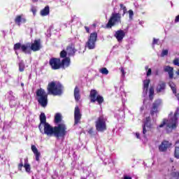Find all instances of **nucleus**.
Returning <instances> with one entry per match:
<instances>
[{
  "mask_svg": "<svg viewBox=\"0 0 179 179\" xmlns=\"http://www.w3.org/2000/svg\"><path fill=\"white\" fill-rule=\"evenodd\" d=\"M159 43V39H156V38H153V42H152V44L155 45V44H158Z\"/></svg>",
  "mask_w": 179,
  "mask_h": 179,
  "instance_id": "obj_43",
  "label": "nucleus"
},
{
  "mask_svg": "<svg viewBox=\"0 0 179 179\" xmlns=\"http://www.w3.org/2000/svg\"><path fill=\"white\" fill-rule=\"evenodd\" d=\"M48 94H52V96H61L64 90V86L62 83L52 81L49 83L47 87Z\"/></svg>",
  "mask_w": 179,
  "mask_h": 179,
  "instance_id": "obj_4",
  "label": "nucleus"
},
{
  "mask_svg": "<svg viewBox=\"0 0 179 179\" xmlns=\"http://www.w3.org/2000/svg\"><path fill=\"white\" fill-rule=\"evenodd\" d=\"M49 65L53 71L65 69L71 65V58L62 59L52 57L49 60Z\"/></svg>",
  "mask_w": 179,
  "mask_h": 179,
  "instance_id": "obj_2",
  "label": "nucleus"
},
{
  "mask_svg": "<svg viewBox=\"0 0 179 179\" xmlns=\"http://www.w3.org/2000/svg\"><path fill=\"white\" fill-rule=\"evenodd\" d=\"M74 99L76 101L80 100V90L78 86H76L74 88Z\"/></svg>",
  "mask_w": 179,
  "mask_h": 179,
  "instance_id": "obj_22",
  "label": "nucleus"
},
{
  "mask_svg": "<svg viewBox=\"0 0 179 179\" xmlns=\"http://www.w3.org/2000/svg\"><path fill=\"white\" fill-rule=\"evenodd\" d=\"M41 16H48L50 15V6H46L40 12Z\"/></svg>",
  "mask_w": 179,
  "mask_h": 179,
  "instance_id": "obj_26",
  "label": "nucleus"
},
{
  "mask_svg": "<svg viewBox=\"0 0 179 179\" xmlns=\"http://www.w3.org/2000/svg\"><path fill=\"white\" fill-rule=\"evenodd\" d=\"M161 106H162V100L156 99L152 103V107L151 108V110H150L151 115H155V114H156V113L158 112L157 110Z\"/></svg>",
  "mask_w": 179,
  "mask_h": 179,
  "instance_id": "obj_15",
  "label": "nucleus"
},
{
  "mask_svg": "<svg viewBox=\"0 0 179 179\" xmlns=\"http://www.w3.org/2000/svg\"><path fill=\"white\" fill-rule=\"evenodd\" d=\"M96 41H97V32L90 34L88 41L86 42V47L88 50H94L96 48Z\"/></svg>",
  "mask_w": 179,
  "mask_h": 179,
  "instance_id": "obj_9",
  "label": "nucleus"
},
{
  "mask_svg": "<svg viewBox=\"0 0 179 179\" xmlns=\"http://www.w3.org/2000/svg\"><path fill=\"white\" fill-rule=\"evenodd\" d=\"M14 22L17 26H20L21 23H26L27 20H26L25 17H23V15H19L15 17Z\"/></svg>",
  "mask_w": 179,
  "mask_h": 179,
  "instance_id": "obj_19",
  "label": "nucleus"
},
{
  "mask_svg": "<svg viewBox=\"0 0 179 179\" xmlns=\"http://www.w3.org/2000/svg\"><path fill=\"white\" fill-rule=\"evenodd\" d=\"M20 48L22 52H24V54H31V52L30 50H29V46L26 45H22V43H17L14 44V46H13L14 51H17L20 50Z\"/></svg>",
  "mask_w": 179,
  "mask_h": 179,
  "instance_id": "obj_11",
  "label": "nucleus"
},
{
  "mask_svg": "<svg viewBox=\"0 0 179 179\" xmlns=\"http://www.w3.org/2000/svg\"><path fill=\"white\" fill-rule=\"evenodd\" d=\"M120 6V10H123V15H125V13H127V7L124 6V4L122 3H121Z\"/></svg>",
  "mask_w": 179,
  "mask_h": 179,
  "instance_id": "obj_35",
  "label": "nucleus"
},
{
  "mask_svg": "<svg viewBox=\"0 0 179 179\" xmlns=\"http://www.w3.org/2000/svg\"><path fill=\"white\" fill-rule=\"evenodd\" d=\"M170 115H173V113H171Z\"/></svg>",
  "mask_w": 179,
  "mask_h": 179,
  "instance_id": "obj_53",
  "label": "nucleus"
},
{
  "mask_svg": "<svg viewBox=\"0 0 179 179\" xmlns=\"http://www.w3.org/2000/svg\"><path fill=\"white\" fill-rule=\"evenodd\" d=\"M66 51L67 52L69 57H75V54H76V48H75V44L70 43L66 47Z\"/></svg>",
  "mask_w": 179,
  "mask_h": 179,
  "instance_id": "obj_16",
  "label": "nucleus"
},
{
  "mask_svg": "<svg viewBox=\"0 0 179 179\" xmlns=\"http://www.w3.org/2000/svg\"><path fill=\"white\" fill-rule=\"evenodd\" d=\"M118 23H121V14L120 13H113L106 27V29H111V27L118 24Z\"/></svg>",
  "mask_w": 179,
  "mask_h": 179,
  "instance_id": "obj_6",
  "label": "nucleus"
},
{
  "mask_svg": "<svg viewBox=\"0 0 179 179\" xmlns=\"http://www.w3.org/2000/svg\"><path fill=\"white\" fill-rule=\"evenodd\" d=\"M29 161L27 159H24V164L23 165V161L20 160V163L17 165V169L19 171H22V169L24 167L25 169V171L27 173H30L31 171V167L29 164H28Z\"/></svg>",
  "mask_w": 179,
  "mask_h": 179,
  "instance_id": "obj_14",
  "label": "nucleus"
},
{
  "mask_svg": "<svg viewBox=\"0 0 179 179\" xmlns=\"http://www.w3.org/2000/svg\"><path fill=\"white\" fill-rule=\"evenodd\" d=\"M99 72L102 73V75H108V70L106 67H103L99 70Z\"/></svg>",
  "mask_w": 179,
  "mask_h": 179,
  "instance_id": "obj_32",
  "label": "nucleus"
},
{
  "mask_svg": "<svg viewBox=\"0 0 179 179\" xmlns=\"http://www.w3.org/2000/svg\"><path fill=\"white\" fill-rule=\"evenodd\" d=\"M18 66L20 72H23L24 71V63H23V62H21L19 63Z\"/></svg>",
  "mask_w": 179,
  "mask_h": 179,
  "instance_id": "obj_33",
  "label": "nucleus"
},
{
  "mask_svg": "<svg viewBox=\"0 0 179 179\" xmlns=\"http://www.w3.org/2000/svg\"><path fill=\"white\" fill-rule=\"evenodd\" d=\"M62 122V115L60 113H56L55 115V124H59Z\"/></svg>",
  "mask_w": 179,
  "mask_h": 179,
  "instance_id": "obj_27",
  "label": "nucleus"
},
{
  "mask_svg": "<svg viewBox=\"0 0 179 179\" xmlns=\"http://www.w3.org/2000/svg\"><path fill=\"white\" fill-rule=\"evenodd\" d=\"M115 37L117 40L118 43H121L122 40H124V37H125V31L124 30L120 29L115 31Z\"/></svg>",
  "mask_w": 179,
  "mask_h": 179,
  "instance_id": "obj_18",
  "label": "nucleus"
},
{
  "mask_svg": "<svg viewBox=\"0 0 179 179\" xmlns=\"http://www.w3.org/2000/svg\"><path fill=\"white\" fill-rule=\"evenodd\" d=\"M145 122H150V117H147L145 118Z\"/></svg>",
  "mask_w": 179,
  "mask_h": 179,
  "instance_id": "obj_46",
  "label": "nucleus"
},
{
  "mask_svg": "<svg viewBox=\"0 0 179 179\" xmlns=\"http://www.w3.org/2000/svg\"><path fill=\"white\" fill-rule=\"evenodd\" d=\"M87 132H88V134H89L90 135H91V136H93V135H94V128L91 127V128L87 131Z\"/></svg>",
  "mask_w": 179,
  "mask_h": 179,
  "instance_id": "obj_37",
  "label": "nucleus"
},
{
  "mask_svg": "<svg viewBox=\"0 0 179 179\" xmlns=\"http://www.w3.org/2000/svg\"><path fill=\"white\" fill-rule=\"evenodd\" d=\"M165 55H169V50H162L161 56L162 57H165Z\"/></svg>",
  "mask_w": 179,
  "mask_h": 179,
  "instance_id": "obj_39",
  "label": "nucleus"
},
{
  "mask_svg": "<svg viewBox=\"0 0 179 179\" xmlns=\"http://www.w3.org/2000/svg\"><path fill=\"white\" fill-rule=\"evenodd\" d=\"M90 103H96L97 101L99 106H101L104 103V98L103 96L99 94V92L96 90H91L90 92Z\"/></svg>",
  "mask_w": 179,
  "mask_h": 179,
  "instance_id": "obj_8",
  "label": "nucleus"
},
{
  "mask_svg": "<svg viewBox=\"0 0 179 179\" xmlns=\"http://www.w3.org/2000/svg\"><path fill=\"white\" fill-rule=\"evenodd\" d=\"M179 109L178 108L174 113L173 117L170 120L164 119L162 122L157 127V129L163 128L166 126L167 128H171V129H176L177 128V123L178 122Z\"/></svg>",
  "mask_w": 179,
  "mask_h": 179,
  "instance_id": "obj_3",
  "label": "nucleus"
},
{
  "mask_svg": "<svg viewBox=\"0 0 179 179\" xmlns=\"http://www.w3.org/2000/svg\"><path fill=\"white\" fill-rule=\"evenodd\" d=\"M21 86L23 87V86H24V83H21Z\"/></svg>",
  "mask_w": 179,
  "mask_h": 179,
  "instance_id": "obj_52",
  "label": "nucleus"
},
{
  "mask_svg": "<svg viewBox=\"0 0 179 179\" xmlns=\"http://www.w3.org/2000/svg\"><path fill=\"white\" fill-rule=\"evenodd\" d=\"M136 136L137 139H141V134L139 133H136Z\"/></svg>",
  "mask_w": 179,
  "mask_h": 179,
  "instance_id": "obj_47",
  "label": "nucleus"
},
{
  "mask_svg": "<svg viewBox=\"0 0 179 179\" xmlns=\"http://www.w3.org/2000/svg\"><path fill=\"white\" fill-rule=\"evenodd\" d=\"M36 100L41 107H45L48 104V94L45 92V90L39 88L36 90Z\"/></svg>",
  "mask_w": 179,
  "mask_h": 179,
  "instance_id": "obj_5",
  "label": "nucleus"
},
{
  "mask_svg": "<svg viewBox=\"0 0 179 179\" xmlns=\"http://www.w3.org/2000/svg\"><path fill=\"white\" fill-rule=\"evenodd\" d=\"M129 18L131 19L132 16H134V11L132 10H129Z\"/></svg>",
  "mask_w": 179,
  "mask_h": 179,
  "instance_id": "obj_40",
  "label": "nucleus"
},
{
  "mask_svg": "<svg viewBox=\"0 0 179 179\" xmlns=\"http://www.w3.org/2000/svg\"><path fill=\"white\" fill-rule=\"evenodd\" d=\"M120 72L122 73V76H125V70H124L123 67H121Z\"/></svg>",
  "mask_w": 179,
  "mask_h": 179,
  "instance_id": "obj_42",
  "label": "nucleus"
},
{
  "mask_svg": "<svg viewBox=\"0 0 179 179\" xmlns=\"http://www.w3.org/2000/svg\"><path fill=\"white\" fill-rule=\"evenodd\" d=\"M80 120H82L80 109L79 108V106H76L74 110V125H78V124H80Z\"/></svg>",
  "mask_w": 179,
  "mask_h": 179,
  "instance_id": "obj_12",
  "label": "nucleus"
},
{
  "mask_svg": "<svg viewBox=\"0 0 179 179\" xmlns=\"http://www.w3.org/2000/svg\"><path fill=\"white\" fill-rule=\"evenodd\" d=\"M107 119L104 116H99L95 122L96 130L98 132H104L107 131V124L106 123Z\"/></svg>",
  "mask_w": 179,
  "mask_h": 179,
  "instance_id": "obj_7",
  "label": "nucleus"
},
{
  "mask_svg": "<svg viewBox=\"0 0 179 179\" xmlns=\"http://www.w3.org/2000/svg\"><path fill=\"white\" fill-rule=\"evenodd\" d=\"M155 96V88L153 87H150L149 89V99L152 101L154 99Z\"/></svg>",
  "mask_w": 179,
  "mask_h": 179,
  "instance_id": "obj_28",
  "label": "nucleus"
},
{
  "mask_svg": "<svg viewBox=\"0 0 179 179\" xmlns=\"http://www.w3.org/2000/svg\"><path fill=\"white\" fill-rule=\"evenodd\" d=\"M145 71H148L147 76H150V75H152V69H149L148 66H145Z\"/></svg>",
  "mask_w": 179,
  "mask_h": 179,
  "instance_id": "obj_34",
  "label": "nucleus"
},
{
  "mask_svg": "<svg viewBox=\"0 0 179 179\" xmlns=\"http://www.w3.org/2000/svg\"><path fill=\"white\" fill-rule=\"evenodd\" d=\"M176 75H178V76H179V69L176 71Z\"/></svg>",
  "mask_w": 179,
  "mask_h": 179,
  "instance_id": "obj_50",
  "label": "nucleus"
},
{
  "mask_svg": "<svg viewBox=\"0 0 179 179\" xmlns=\"http://www.w3.org/2000/svg\"><path fill=\"white\" fill-rule=\"evenodd\" d=\"M171 146H173V143L167 140H164L159 145L158 149L159 152H167L168 149H170V148H171Z\"/></svg>",
  "mask_w": 179,
  "mask_h": 179,
  "instance_id": "obj_10",
  "label": "nucleus"
},
{
  "mask_svg": "<svg viewBox=\"0 0 179 179\" xmlns=\"http://www.w3.org/2000/svg\"><path fill=\"white\" fill-rule=\"evenodd\" d=\"M152 128V124H150V122H144V124L143 125V134L145 136L146 135V132H148V129H150Z\"/></svg>",
  "mask_w": 179,
  "mask_h": 179,
  "instance_id": "obj_25",
  "label": "nucleus"
},
{
  "mask_svg": "<svg viewBox=\"0 0 179 179\" xmlns=\"http://www.w3.org/2000/svg\"><path fill=\"white\" fill-rule=\"evenodd\" d=\"M178 66H179V63H178Z\"/></svg>",
  "mask_w": 179,
  "mask_h": 179,
  "instance_id": "obj_55",
  "label": "nucleus"
},
{
  "mask_svg": "<svg viewBox=\"0 0 179 179\" xmlns=\"http://www.w3.org/2000/svg\"><path fill=\"white\" fill-rule=\"evenodd\" d=\"M68 55V52L66 50H63L60 52L59 57L60 58H63V59H65L66 58H70L69 57H66Z\"/></svg>",
  "mask_w": 179,
  "mask_h": 179,
  "instance_id": "obj_30",
  "label": "nucleus"
},
{
  "mask_svg": "<svg viewBox=\"0 0 179 179\" xmlns=\"http://www.w3.org/2000/svg\"><path fill=\"white\" fill-rule=\"evenodd\" d=\"M179 22V15L176 17L175 18V23H178Z\"/></svg>",
  "mask_w": 179,
  "mask_h": 179,
  "instance_id": "obj_45",
  "label": "nucleus"
},
{
  "mask_svg": "<svg viewBox=\"0 0 179 179\" xmlns=\"http://www.w3.org/2000/svg\"><path fill=\"white\" fill-rule=\"evenodd\" d=\"M176 143H179V141H176Z\"/></svg>",
  "mask_w": 179,
  "mask_h": 179,
  "instance_id": "obj_54",
  "label": "nucleus"
},
{
  "mask_svg": "<svg viewBox=\"0 0 179 179\" xmlns=\"http://www.w3.org/2000/svg\"><path fill=\"white\" fill-rule=\"evenodd\" d=\"M143 92L145 94H148V92H149V85L150 83V80H145L143 81Z\"/></svg>",
  "mask_w": 179,
  "mask_h": 179,
  "instance_id": "obj_23",
  "label": "nucleus"
},
{
  "mask_svg": "<svg viewBox=\"0 0 179 179\" xmlns=\"http://www.w3.org/2000/svg\"><path fill=\"white\" fill-rule=\"evenodd\" d=\"M171 178L179 179V172L177 171L176 169L172 170L171 173Z\"/></svg>",
  "mask_w": 179,
  "mask_h": 179,
  "instance_id": "obj_29",
  "label": "nucleus"
},
{
  "mask_svg": "<svg viewBox=\"0 0 179 179\" xmlns=\"http://www.w3.org/2000/svg\"><path fill=\"white\" fill-rule=\"evenodd\" d=\"M178 64H179V60H178V59H175L173 60V65H176V66H178Z\"/></svg>",
  "mask_w": 179,
  "mask_h": 179,
  "instance_id": "obj_41",
  "label": "nucleus"
},
{
  "mask_svg": "<svg viewBox=\"0 0 179 179\" xmlns=\"http://www.w3.org/2000/svg\"><path fill=\"white\" fill-rule=\"evenodd\" d=\"M174 157H176V159H179V145L175 147Z\"/></svg>",
  "mask_w": 179,
  "mask_h": 179,
  "instance_id": "obj_31",
  "label": "nucleus"
},
{
  "mask_svg": "<svg viewBox=\"0 0 179 179\" xmlns=\"http://www.w3.org/2000/svg\"><path fill=\"white\" fill-rule=\"evenodd\" d=\"M164 72H167L169 76V79L174 78V68L170 66H165L164 67Z\"/></svg>",
  "mask_w": 179,
  "mask_h": 179,
  "instance_id": "obj_20",
  "label": "nucleus"
},
{
  "mask_svg": "<svg viewBox=\"0 0 179 179\" xmlns=\"http://www.w3.org/2000/svg\"><path fill=\"white\" fill-rule=\"evenodd\" d=\"M43 131L47 136H55L57 139L64 138L66 135V124L60 123L57 126L52 127L49 123H45L43 125Z\"/></svg>",
  "mask_w": 179,
  "mask_h": 179,
  "instance_id": "obj_1",
  "label": "nucleus"
},
{
  "mask_svg": "<svg viewBox=\"0 0 179 179\" xmlns=\"http://www.w3.org/2000/svg\"><path fill=\"white\" fill-rule=\"evenodd\" d=\"M31 149L34 155H35L36 162H40V157L41 156V153H40V152H38L37 147H36V145H32L31 146Z\"/></svg>",
  "mask_w": 179,
  "mask_h": 179,
  "instance_id": "obj_21",
  "label": "nucleus"
},
{
  "mask_svg": "<svg viewBox=\"0 0 179 179\" xmlns=\"http://www.w3.org/2000/svg\"><path fill=\"white\" fill-rule=\"evenodd\" d=\"M32 2H33L34 3H36V2H38V0H32Z\"/></svg>",
  "mask_w": 179,
  "mask_h": 179,
  "instance_id": "obj_49",
  "label": "nucleus"
},
{
  "mask_svg": "<svg viewBox=\"0 0 179 179\" xmlns=\"http://www.w3.org/2000/svg\"><path fill=\"white\" fill-rule=\"evenodd\" d=\"M30 50L34 51V52L40 51V50H41V39L34 40V43L30 45Z\"/></svg>",
  "mask_w": 179,
  "mask_h": 179,
  "instance_id": "obj_13",
  "label": "nucleus"
},
{
  "mask_svg": "<svg viewBox=\"0 0 179 179\" xmlns=\"http://www.w3.org/2000/svg\"><path fill=\"white\" fill-rule=\"evenodd\" d=\"M39 120H40V124H38V129L41 131L43 130V127H41V125H45V124H48V122H47V116H45V113H41L40 116H39Z\"/></svg>",
  "mask_w": 179,
  "mask_h": 179,
  "instance_id": "obj_17",
  "label": "nucleus"
},
{
  "mask_svg": "<svg viewBox=\"0 0 179 179\" xmlns=\"http://www.w3.org/2000/svg\"><path fill=\"white\" fill-rule=\"evenodd\" d=\"M169 86L171 88L172 92L173 93H177V89L176 88V86L174 85V84H170Z\"/></svg>",
  "mask_w": 179,
  "mask_h": 179,
  "instance_id": "obj_36",
  "label": "nucleus"
},
{
  "mask_svg": "<svg viewBox=\"0 0 179 179\" xmlns=\"http://www.w3.org/2000/svg\"><path fill=\"white\" fill-rule=\"evenodd\" d=\"M124 179H132V178L128 176H124Z\"/></svg>",
  "mask_w": 179,
  "mask_h": 179,
  "instance_id": "obj_48",
  "label": "nucleus"
},
{
  "mask_svg": "<svg viewBox=\"0 0 179 179\" xmlns=\"http://www.w3.org/2000/svg\"><path fill=\"white\" fill-rule=\"evenodd\" d=\"M170 162H171V163H173L174 162V159H173V158H171Z\"/></svg>",
  "mask_w": 179,
  "mask_h": 179,
  "instance_id": "obj_51",
  "label": "nucleus"
},
{
  "mask_svg": "<svg viewBox=\"0 0 179 179\" xmlns=\"http://www.w3.org/2000/svg\"><path fill=\"white\" fill-rule=\"evenodd\" d=\"M166 89V83L162 81L157 86V93H162Z\"/></svg>",
  "mask_w": 179,
  "mask_h": 179,
  "instance_id": "obj_24",
  "label": "nucleus"
},
{
  "mask_svg": "<svg viewBox=\"0 0 179 179\" xmlns=\"http://www.w3.org/2000/svg\"><path fill=\"white\" fill-rule=\"evenodd\" d=\"M31 12H32L34 16H36V13H37V8L34 6L31 8Z\"/></svg>",
  "mask_w": 179,
  "mask_h": 179,
  "instance_id": "obj_38",
  "label": "nucleus"
},
{
  "mask_svg": "<svg viewBox=\"0 0 179 179\" xmlns=\"http://www.w3.org/2000/svg\"><path fill=\"white\" fill-rule=\"evenodd\" d=\"M85 29L87 33H90V28L89 27L85 26Z\"/></svg>",
  "mask_w": 179,
  "mask_h": 179,
  "instance_id": "obj_44",
  "label": "nucleus"
}]
</instances>
